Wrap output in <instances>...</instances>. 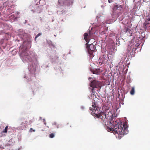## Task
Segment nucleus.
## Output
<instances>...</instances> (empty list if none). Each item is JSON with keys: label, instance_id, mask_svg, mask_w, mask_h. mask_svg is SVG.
<instances>
[{"label": "nucleus", "instance_id": "b1692460", "mask_svg": "<svg viewBox=\"0 0 150 150\" xmlns=\"http://www.w3.org/2000/svg\"><path fill=\"white\" fill-rule=\"evenodd\" d=\"M45 124L46 125V123H45Z\"/></svg>", "mask_w": 150, "mask_h": 150}, {"label": "nucleus", "instance_id": "423d86ee", "mask_svg": "<svg viewBox=\"0 0 150 150\" xmlns=\"http://www.w3.org/2000/svg\"><path fill=\"white\" fill-rule=\"evenodd\" d=\"M88 79L91 82L90 84H104L102 83H101L100 81L96 79H93L91 77H89Z\"/></svg>", "mask_w": 150, "mask_h": 150}, {"label": "nucleus", "instance_id": "9d476101", "mask_svg": "<svg viewBox=\"0 0 150 150\" xmlns=\"http://www.w3.org/2000/svg\"><path fill=\"white\" fill-rule=\"evenodd\" d=\"M23 118H22L21 119V121H23V122H22L21 124V127H22V128H24L25 127V125L27 124L28 122L26 120L23 121Z\"/></svg>", "mask_w": 150, "mask_h": 150}, {"label": "nucleus", "instance_id": "0eeeda50", "mask_svg": "<svg viewBox=\"0 0 150 150\" xmlns=\"http://www.w3.org/2000/svg\"><path fill=\"white\" fill-rule=\"evenodd\" d=\"M108 56V54L106 53V52H105V53L104 54L103 53V54L102 56L100 57L99 58L100 61L102 62V63H105L106 62V61H107V58Z\"/></svg>", "mask_w": 150, "mask_h": 150}, {"label": "nucleus", "instance_id": "1a4fd4ad", "mask_svg": "<svg viewBox=\"0 0 150 150\" xmlns=\"http://www.w3.org/2000/svg\"><path fill=\"white\" fill-rule=\"evenodd\" d=\"M91 71L94 74H99L103 71L99 69H97L91 70Z\"/></svg>", "mask_w": 150, "mask_h": 150}, {"label": "nucleus", "instance_id": "20e7f679", "mask_svg": "<svg viewBox=\"0 0 150 150\" xmlns=\"http://www.w3.org/2000/svg\"><path fill=\"white\" fill-rule=\"evenodd\" d=\"M111 101H109V99H108V98H107L106 102H105L103 106L102 109L103 110V112L108 111V110L110 107L111 106Z\"/></svg>", "mask_w": 150, "mask_h": 150}, {"label": "nucleus", "instance_id": "a211bd4d", "mask_svg": "<svg viewBox=\"0 0 150 150\" xmlns=\"http://www.w3.org/2000/svg\"><path fill=\"white\" fill-rule=\"evenodd\" d=\"M117 9H118V8H119V10H121V8H122V7H120V6H119L118 7V6L117 5Z\"/></svg>", "mask_w": 150, "mask_h": 150}, {"label": "nucleus", "instance_id": "6ab92c4d", "mask_svg": "<svg viewBox=\"0 0 150 150\" xmlns=\"http://www.w3.org/2000/svg\"><path fill=\"white\" fill-rule=\"evenodd\" d=\"M32 130H33V132H34L35 131V130H33V129L32 128H30V131L31 132H32V131H31Z\"/></svg>", "mask_w": 150, "mask_h": 150}, {"label": "nucleus", "instance_id": "7ed1b4c3", "mask_svg": "<svg viewBox=\"0 0 150 150\" xmlns=\"http://www.w3.org/2000/svg\"><path fill=\"white\" fill-rule=\"evenodd\" d=\"M128 126L126 122H125L123 124L118 125L117 128L114 129V132L118 134L124 135L128 132L127 129Z\"/></svg>", "mask_w": 150, "mask_h": 150}, {"label": "nucleus", "instance_id": "f257e3e1", "mask_svg": "<svg viewBox=\"0 0 150 150\" xmlns=\"http://www.w3.org/2000/svg\"><path fill=\"white\" fill-rule=\"evenodd\" d=\"M92 108L90 107V110L91 111V113L92 114H94L95 116L98 118H100L102 120H103V116H105V118L109 120V121L111 122L113 118V114L110 111H106V112H100L98 114V107L96 105L95 102H93L92 105Z\"/></svg>", "mask_w": 150, "mask_h": 150}, {"label": "nucleus", "instance_id": "4468645a", "mask_svg": "<svg viewBox=\"0 0 150 150\" xmlns=\"http://www.w3.org/2000/svg\"><path fill=\"white\" fill-rule=\"evenodd\" d=\"M8 126H6L5 127V129H4V130L2 131V133H6L7 132V129H8Z\"/></svg>", "mask_w": 150, "mask_h": 150}, {"label": "nucleus", "instance_id": "9b49d317", "mask_svg": "<svg viewBox=\"0 0 150 150\" xmlns=\"http://www.w3.org/2000/svg\"><path fill=\"white\" fill-rule=\"evenodd\" d=\"M90 87H89V88L92 90V91L93 92H94L95 91V88H96L97 86L98 85H90Z\"/></svg>", "mask_w": 150, "mask_h": 150}, {"label": "nucleus", "instance_id": "f3484780", "mask_svg": "<svg viewBox=\"0 0 150 150\" xmlns=\"http://www.w3.org/2000/svg\"><path fill=\"white\" fill-rule=\"evenodd\" d=\"M41 33H38L35 37V39L36 40V39L38 38L39 36L41 35Z\"/></svg>", "mask_w": 150, "mask_h": 150}, {"label": "nucleus", "instance_id": "f03ea898", "mask_svg": "<svg viewBox=\"0 0 150 150\" xmlns=\"http://www.w3.org/2000/svg\"><path fill=\"white\" fill-rule=\"evenodd\" d=\"M84 39L87 42L86 46L88 52L91 58H92L94 56V53L96 51V47L94 45L90 42L91 40L92 42H95V40L93 39H90L88 33H85L84 35Z\"/></svg>", "mask_w": 150, "mask_h": 150}, {"label": "nucleus", "instance_id": "aec40b11", "mask_svg": "<svg viewBox=\"0 0 150 150\" xmlns=\"http://www.w3.org/2000/svg\"><path fill=\"white\" fill-rule=\"evenodd\" d=\"M108 2H109V3H110V2H112V0H108Z\"/></svg>", "mask_w": 150, "mask_h": 150}, {"label": "nucleus", "instance_id": "6e6552de", "mask_svg": "<svg viewBox=\"0 0 150 150\" xmlns=\"http://www.w3.org/2000/svg\"><path fill=\"white\" fill-rule=\"evenodd\" d=\"M23 55V59L27 61L28 62H30L32 61V58L30 55H28L27 52H25L23 54H22V55Z\"/></svg>", "mask_w": 150, "mask_h": 150}, {"label": "nucleus", "instance_id": "4be33fe9", "mask_svg": "<svg viewBox=\"0 0 150 150\" xmlns=\"http://www.w3.org/2000/svg\"><path fill=\"white\" fill-rule=\"evenodd\" d=\"M107 84H108V85L109 84V83H108Z\"/></svg>", "mask_w": 150, "mask_h": 150}, {"label": "nucleus", "instance_id": "5701e85b", "mask_svg": "<svg viewBox=\"0 0 150 150\" xmlns=\"http://www.w3.org/2000/svg\"><path fill=\"white\" fill-rule=\"evenodd\" d=\"M93 42V43L95 42Z\"/></svg>", "mask_w": 150, "mask_h": 150}, {"label": "nucleus", "instance_id": "dca6fc26", "mask_svg": "<svg viewBox=\"0 0 150 150\" xmlns=\"http://www.w3.org/2000/svg\"><path fill=\"white\" fill-rule=\"evenodd\" d=\"M55 135L54 133H52L50 134L49 136V137L50 138H53L54 137Z\"/></svg>", "mask_w": 150, "mask_h": 150}, {"label": "nucleus", "instance_id": "412c9836", "mask_svg": "<svg viewBox=\"0 0 150 150\" xmlns=\"http://www.w3.org/2000/svg\"><path fill=\"white\" fill-rule=\"evenodd\" d=\"M101 78H102V79H104V78H103V76H101Z\"/></svg>", "mask_w": 150, "mask_h": 150}, {"label": "nucleus", "instance_id": "2eb2a0df", "mask_svg": "<svg viewBox=\"0 0 150 150\" xmlns=\"http://www.w3.org/2000/svg\"><path fill=\"white\" fill-rule=\"evenodd\" d=\"M52 125L56 127L57 128H59V124H58L57 122H54L53 123Z\"/></svg>", "mask_w": 150, "mask_h": 150}, {"label": "nucleus", "instance_id": "f8f14e48", "mask_svg": "<svg viewBox=\"0 0 150 150\" xmlns=\"http://www.w3.org/2000/svg\"><path fill=\"white\" fill-rule=\"evenodd\" d=\"M135 89L134 87L132 88L131 91H130V93L132 95H133L134 94Z\"/></svg>", "mask_w": 150, "mask_h": 150}, {"label": "nucleus", "instance_id": "39448f33", "mask_svg": "<svg viewBox=\"0 0 150 150\" xmlns=\"http://www.w3.org/2000/svg\"><path fill=\"white\" fill-rule=\"evenodd\" d=\"M149 24H150V14L146 16L145 21L143 25V27L144 28L145 30L150 29L149 28L150 26H148Z\"/></svg>", "mask_w": 150, "mask_h": 150}, {"label": "nucleus", "instance_id": "ddd939ff", "mask_svg": "<svg viewBox=\"0 0 150 150\" xmlns=\"http://www.w3.org/2000/svg\"><path fill=\"white\" fill-rule=\"evenodd\" d=\"M114 129L113 128H112L109 127L108 126L106 127V129L108 131L110 132V131H114Z\"/></svg>", "mask_w": 150, "mask_h": 150}]
</instances>
